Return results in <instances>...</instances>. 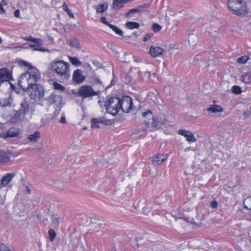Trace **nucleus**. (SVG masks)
<instances>
[{"label":"nucleus","mask_w":251,"mask_h":251,"mask_svg":"<svg viewBox=\"0 0 251 251\" xmlns=\"http://www.w3.org/2000/svg\"><path fill=\"white\" fill-rule=\"evenodd\" d=\"M19 64L21 66L28 68L27 71L21 75L18 80V85L22 89L28 88L40 80L41 74L37 68L24 60L20 61Z\"/></svg>","instance_id":"1"},{"label":"nucleus","mask_w":251,"mask_h":251,"mask_svg":"<svg viewBox=\"0 0 251 251\" xmlns=\"http://www.w3.org/2000/svg\"><path fill=\"white\" fill-rule=\"evenodd\" d=\"M36 110L34 102L26 98L24 99L19 104V108L14 111V114L11 118V122L16 124L21 121L29 120L34 114Z\"/></svg>","instance_id":"2"},{"label":"nucleus","mask_w":251,"mask_h":251,"mask_svg":"<svg viewBox=\"0 0 251 251\" xmlns=\"http://www.w3.org/2000/svg\"><path fill=\"white\" fill-rule=\"evenodd\" d=\"M50 70L57 76L68 80L71 76L70 65L62 60L54 59L49 64Z\"/></svg>","instance_id":"3"},{"label":"nucleus","mask_w":251,"mask_h":251,"mask_svg":"<svg viewBox=\"0 0 251 251\" xmlns=\"http://www.w3.org/2000/svg\"><path fill=\"white\" fill-rule=\"evenodd\" d=\"M228 6L229 10L237 15H243L247 13L246 3L242 0H228Z\"/></svg>","instance_id":"4"},{"label":"nucleus","mask_w":251,"mask_h":251,"mask_svg":"<svg viewBox=\"0 0 251 251\" xmlns=\"http://www.w3.org/2000/svg\"><path fill=\"white\" fill-rule=\"evenodd\" d=\"M120 98L111 97L107 101L104 102V107L107 112L113 116L116 115L121 110Z\"/></svg>","instance_id":"5"},{"label":"nucleus","mask_w":251,"mask_h":251,"mask_svg":"<svg viewBox=\"0 0 251 251\" xmlns=\"http://www.w3.org/2000/svg\"><path fill=\"white\" fill-rule=\"evenodd\" d=\"M36 83L29 86L28 88L22 89L23 90L29 89L30 91V98L35 100H41L44 96V89L43 87Z\"/></svg>","instance_id":"6"},{"label":"nucleus","mask_w":251,"mask_h":251,"mask_svg":"<svg viewBox=\"0 0 251 251\" xmlns=\"http://www.w3.org/2000/svg\"><path fill=\"white\" fill-rule=\"evenodd\" d=\"M103 86L100 90L95 91L92 87L89 85H83L80 86L77 91L78 96L81 97L83 99L92 97L95 96H98L100 90L103 89Z\"/></svg>","instance_id":"7"},{"label":"nucleus","mask_w":251,"mask_h":251,"mask_svg":"<svg viewBox=\"0 0 251 251\" xmlns=\"http://www.w3.org/2000/svg\"><path fill=\"white\" fill-rule=\"evenodd\" d=\"M121 108L124 113H128L133 108V103L131 98L128 96H124L120 98Z\"/></svg>","instance_id":"8"},{"label":"nucleus","mask_w":251,"mask_h":251,"mask_svg":"<svg viewBox=\"0 0 251 251\" xmlns=\"http://www.w3.org/2000/svg\"><path fill=\"white\" fill-rule=\"evenodd\" d=\"M12 72L6 68L0 69V83L12 80Z\"/></svg>","instance_id":"9"},{"label":"nucleus","mask_w":251,"mask_h":251,"mask_svg":"<svg viewBox=\"0 0 251 251\" xmlns=\"http://www.w3.org/2000/svg\"><path fill=\"white\" fill-rule=\"evenodd\" d=\"M178 134L184 136L188 142H195L197 141L194 134L189 130L180 129L178 130Z\"/></svg>","instance_id":"10"},{"label":"nucleus","mask_w":251,"mask_h":251,"mask_svg":"<svg viewBox=\"0 0 251 251\" xmlns=\"http://www.w3.org/2000/svg\"><path fill=\"white\" fill-rule=\"evenodd\" d=\"M12 156L9 151L0 150V165H5L7 163Z\"/></svg>","instance_id":"11"},{"label":"nucleus","mask_w":251,"mask_h":251,"mask_svg":"<svg viewBox=\"0 0 251 251\" xmlns=\"http://www.w3.org/2000/svg\"><path fill=\"white\" fill-rule=\"evenodd\" d=\"M14 100L11 94H8L7 96L0 99V106L3 107H11L13 106V103Z\"/></svg>","instance_id":"12"},{"label":"nucleus","mask_w":251,"mask_h":251,"mask_svg":"<svg viewBox=\"0 0 251 251\" xmlns=\"http://www.w3.org/2000/svg\"><path fill=\"white\" fill-rule=\"evenodd\" d=\"M165 52L164 49L158 46H151L149 51V54L153 57L162 55Z\"/></svg>","instance_id":"13"},{"label":"nucleus","mask_w":251,"mask_h":251,"mask_svg":"<svg viewBox=\"0 0 251 251\" xmlns=\"http://www.w3.org/2000/svg\"><path fill=\"white\" fill-rule=\"evenodd\" d=\"M167 154L157 153L153 157L152 159V163L154 165H158L162 163V162L167 160Z\"/></svg>","instance_id":"14"},{"label":"nucleus","mask_w":251,"mask_h":251,"mask_svg":"<svg viewBox=\"0 0 251 251\" xmlns=\"http://www.w3.org/2000/svg\"><path fill=\"white\" fill-rule=\"evenodd\" d=\"M85 77L82 75V71L80 69H77L74 71L73 75V80L77 84L82 82Z\"/></svg>","instance_id":"15"},{"label":"nucleus","mask_w":251,"mask_h":251,"mask_svg":"<svg viewBox=\"0 0 251 251\" xmlns=\"http://www.w3.org/2000/svg\"><path fill=\"white\" fill-rule=\"evenodd\" d=\"M14 176L13 173H7L3 176L1 179L0 183V188H2L7 186L8 183L11 181Z\"/></svg>","instance_id":"16"},{"label":"nucleus","mask_w":251,"mask_h":251,"mask_svg":"<svg viewBox=\"0 0 251 251\" xmlns=\"http://www.w3.org/2000/svg\"><path fill=\"white\" fill-rule=\"evenodd\" d=\"M19 134V132L18 129L15 127H11L7 131L5 134H3L1 137L4 138L8 137L13 138L17 137Z\"/></svg>","instance_id":"17"},{"label":"nucleus","mask_w":251,"mask_h":251,"mask_svg":"<svg viewBox=\"0 0 251 251\" xmlns=\"http://www.w3.org/2000/svg\"><path fill=\"white\" fill-rule=\"evenodd\" d=\"M62 100V98L60 95H57L54 94H52L48 97L47 100L50 104L56 103L57 101L60 102Z\"/></svg>","instance_id":"18"},{"label":"nucleus","mask_w":251,"mask_h":251,"mask_svg":"<svg viewBox=\"0 0 251 251\" xmlns=\"http://www.w3.org/2000/svg\"><path fill=\"white\" fill-rule=\"evenodd\" d=\"M40 138V133L39 131L37 130L34 132L33 133L29 135L27 137V139L31 142H37L38 139Z\"/></svg>","instance_id":"19"},{"label":"nucleus","mask_w":251,"mask_h":251,"mask_svg":"<svg viewBox=\"0 0 251 251\" xmlns=\"http://www.w3.org/2000/svg\"><path fill=\"white\" fill-rule=\"evenodd\" d=\"M207 111L212 113L222 112L223 111V109L219 105L212 104L207 108Z\"/></svg>","instance_id":"20"},{"label":"nucleus","mask_w":251,"mask_h":251,"mask_svg":"<svg viewBox=\"0 0 251 251\" xmlns=\"http://www.w3.org/2000/svg\"><path fill=\"white\" fill-rule=\"evenodd\" d=\"M22 38L26 41L31 42L35 44H36L38 45H41L42 44V41L40 39L38 38H34L31 36H29L28 37H22Z\"/></svg>","instance_id":"21"},{"label":"nucleus","mask_w":251,"mask_h":251,"mask_svg":"<svg viewBox=\"0 0 251 251\" xmlns=\"http://www.w3.org/2000/svg\"><path fill=\"white\" fill-rule=\"evenodd\" d=\"M152 126L155 128H160L163 125V122L161 118L159 117H153L152 118Z\"/></svg>","instance_id":"22"},{"label":"nucleus","mask_w":251,"mask_h":251,"mask_svg":"<svg viewBox=\"0 0 251 251\" xmlns=\"http://www.w3.org/2000/svg\"><path fill=\"white\" fill-rule=\"evenodd\" d=\"M63 219L62 217L58 216L57 215H53L51 216L52 223L54 226H58L60 223L63 221Z\"/></svg>","instance_id":"23"},{"label":"nucleus","mask_w":251,"mask_h":251,"mask_svg":"<svg viewBox=\"0 0 251 251\" xmlns=\"http://www.w3.org/2000/svg\"><path fill=\"white\" fill-rule=\"evenodd\" d=\"M69 45L73 48H75L77 50L81 49V46L79 45V41L75 38L72 39L69 41Z\"/></svg>","instance_id":"24"},{"label":"nucleus","mask_w":251,"mask_h":251,"mask_svg":"<svg viewBox=\"0 0 251 251\" xmlns=\"http://www.w3.org/2000/svg\"><path fill=\"white\" fill-rule=\"evenodd\" d=\"M242 81L246 83L251 82V71L246 72L243 75Z\"/></svg>","instance_id":"25"},{"label":"nucleus","mask_w":251,"mask_h":251,"mask_svg":"<svg viewBox=\"0 0 251 251\" xmlns=\"http://www.w3.org/2000/svg\"><path fill=\"white\" fill-rule=\"evenodd\" d=\"M126 26L130 29H133L134 28H139L140 25L139 23L134 22H128L126 24Z\"/></svg>","instance_id":"26"},{"label":"nucleus","mask_w":251,"mask_h":251,"mask_svg":"<svg viewBox=\"0 0 251 251\" xmlns=\"http://www.w3.org/2000/svg\"><path fill=\"white\" fill-rule=\"evenodd\" d=\"M69 59L72 64L76 67H79L82 64L81 61L76 57L69 56Z\"/></svg>","instance_id":"27"},{"label":"nucleus","mask_w":251,"mask_h":251,"mask_svg":"<svg viewBox=\"0 0 251 251\" xmlns=\"http://www.w3.org/2000/svg\"><path fill=\"white\" fill-rule=\"evenodd\" d=\"M107 9V4H101L98 5L96 10L98 13H102L106 11Z\"/></svg>","instance_id":"28"},{"label":"nucleus","mask_w":251,"mask_h":251,"mask_svg":"<svg viewBox=\"0 0 251 251\" xmlns=\"http://www.w3.org/2000/svg\"><path fill=\"white\" fill-rule=\"evenodd\" d=\"M109 27L112 30H113L116 34L122 36L123 34V32L122 30L119 29L117 26L116 25H109Z\"/></svg>","instance_id":"29"},{"label":"nucleus","mask_w":251,"mask_h":251,"mask_svg":"<svg viewBox=\"0 0 251 251\" xmlns=\"http://www.w3.org/2000/svg\"><path fill=\"white\" fill-rule=\"evenodd\" d=\"M139 11H140V10L138 8L131 9L128 11V12H127L125 16L126 17L130 18V17H132L135 13H138Z\"/></svg>","instance_id":"30"},{"label":"nucleus","mask_w":251,"mask_h":251,"mask_svg":"<svg viewBox=\"0 0 251 251\" xmlns=\"http://www.w3.org/2000/svg\"><path fill=\"white\" fill-rule=\"evenodd\" d=\"M53 86L54 89L59 90L60 91L63 92L65 90V88L61 84L58 83L57 82H54L53 83Z\"/></svg>","instance_id":"31"},{"label":"nucleus","mask_w":251,"mask_h":251,"mask_svg":"<svg viewBox=\"0 0 251 251\" xmlns=\"http://www.w3.org/2000/svg\"><path fill=\"white\" fill-rule=\"evenodd\" d=\"M22 189L24 193L29 195L31 193L32 186L31 185H23Z\"/></svg>","instance_id":"32"},{"label":"nucleus","mask_w":251,"mask_h":251,"mask_svg":"<svg viewBox=\"0 0 251 251\" xmlns=\"http://www.w3.org/2000/svg\"><path fill=\"white\" fill-rule=\"evenodd\" d=\"M124 3H125L124 1H122V0H114L113 3V5L114 8L116 7L122 8L124 6Z\"/></svg>","instance_id":"33"},{"label":"nucleus","mask_w":251,"mask_h":251,"mask_svg":"<svg viewBox=\"0 0 251 251\" xmlns=\"http://www.w3.org/2000/svg\"><path fill=\"white\" fill-rule=\"evenodd\" d=\"M56 235V234L53 229H50L49 230V239L51 242H53L54 240Z\"/></svg>","instance_id":"34"},{"label":"nucleus","mask_w":251,"mask_h":251,"mask_svg":"<svg viewBox=\"0 0 251 251\" xmlns=\"http://www.w3.org/2000/svg\"><path fill=\"white\" fill-rule=\"evenodd\" d=\"M91 126L92 128H97L100 126L98 122V120L96 118H93L91 120Z\"/></svg>","instance_id":"35"},{"label":"nucleus","mask_w":251,"mask_h":251,"mask_svg":"<svg viewBox=\"0 0 251 251\" xmlns=\"http://www.w3.org/2000/svg\"><path fill=\"white\" fill-rule=\"evenodd\" d=\"M232 91L234 94L238 95L241 93L242 90L240 86L234 85L232 87Z\"/></svg>","instance_id":"36"},{"label":"nucleus","mask_w":251,"mask_h":251,"mask_svg":"<svg viewBox=\"0 0 251 251\" xmlns=\"http://www.w3.org/2000/svg\"><path fill=\"white\" fill-rule=\"evenodd\" d=\"M29 47L30 48H33V50H37L45 52L48 50L47 49H46L44 48L39 47V46H36L35 45H30Z\"/></svg>","instance_id":"37"},{"label":"nucleus","mask_w":251,"mask_h":251,"mask_svg":"<svg viewBox=\"0 0 251 251\" xmlns=\"http://www.w3.org/2000/svg\"><path fill=\"white\" fill-rule=\"evenodd\" d=\"M142 117L145 118H152L153 115L151 110H147L142 113Z\"/></svg>","instance_id":"38"},{"label":"nucleus","mask_w":251,"mask_h":251,"mask_svg":"<svg viewBox=\"0 0 251 251\" xmlns=\"http://www.w3.org/2000/svg\"><path fill=\"white\" fill-rule=\"evenodd\" d=\"M98 120V123H101L104 124L105 125H108L110 124V121L108 120H105L104 118L102 117H100L97 118Z\"/></svg>","instance_id":"39"},{"label":"nucleus","mask_w":251,"mask_h":251,"mask_svg":"<svg viewBox=\"0 0 251 251\" xmlns=\"http://www.w3.org/2000/svg\"><path fill=\"white\" fill-rule=\"evenodd\" d=\"M249 58L246 56L240 57L237 59V62L240 64H245L248 61Z\"/></svg>","instance_id":"40"},{"label":"nucleus","mask_w":251,"mask_h":251,"mask_svg":"<svg viewBox=\"0 0 251 251\" xmlns=\"http://www.w3.org/2000/svg\"><path fill=\"white\" fill-rule=\"evenodd\" d=\"M161 28V26L156 23L153 24L152 25V29L155 32L159 31Z\"/></svg>","instance_id":"41"},{"label":"nucleus","mask_w":251,"mask_h":251,"mask_svg":"<svg viewBox=\"0 0 251 251\" xmlns=\"http://www.w3.org/2000/svg\"><path fill=\"white\" fill-rule=\"evenodd\" d=\"M0 251H10V250L6 245L0 242Z\"/></svg>","instance_id":"42"},{"label":"nucleus","mask_w":251,"mask_h":251,"mask_svg":"<svg viewBox=\"0 0 251 251\" xmlns=\"http://www.w3.org/2000/svg\"><path fill=\"white\" fill-rule=\"evenodd\" d=\"M63 7L64 10L72 17H73V14L72 13V11L71 9L68 8L67 5H66L65 3L63 4Z\"/></svg>","instance_id":"43"},{"label":"nucleus","mask_w":251,"mask_h":251,"mask_svg":"<svg viewBox=\"0 0 251 251\" xmlns=\"http://www.w3.org/2000/svg\"><path fill=\"white\" fill-rule=\"evenodd\" d=\"M100 21L104 24L107 25L108 26H109V25H110L111 24H109L108 22L107 21L106 18L105 17H102L100 18Z\"/></svg>","instance_id":"44"},{"label":"nucleus","mask_w":251,"mask_h":251,"mask_svg":"<svg viewBox=\"0 0 251 251\" xmlns=\"http://www.w3.org/2000/svg\"><path fill=\"white\" fill-rule=\"evenodd\" d=\"M152 36V34L150 33V34H146L143 39V41L146 42L149 41L151 38V37Z\"/></svg>","instance_id":"45"},{"label":"nucleus","mask_w":251,"mask_h":251,"mask_svg":"<svg viewBox=\"0 0 251 251\" xmlns=\"http://www.w3.org/2000/svg\"><path fill=\"white\" fill-rule=\"evenodd\" d=\"M5 197L0 195V205H3L5 203Z\"/></svg>","instance_id":"46"},{"label":"nucleus","mask_w":251,"mask_h":251,"mask_svg":"<svg viewBox=\"0 0 251 251\" xmlns=\"http://www.w3.org/2000/svg\"><path fill=\"white\" fill-rule=\"evenodd\" d=\"M211 207L212 208H216L218 206V203L216 201H212L211 202Z\"/></svg>","instance_id":"47"},{"label":"nucleus","mask_w":251,"mask_h":251,"mask_svg":"<svg viewBox=\"0 0 251 251\" xmlns=\"http://www.w3.org/2000/svg\"><path fill=\"white\" fill-rule=\"evenodd\" d=\"M10 87H11V89L14 91L15 92L18 93V91L17 90V87L12 83H10Z\"/></svg>","instance_id":"48"},{"label":"nucleus","mask_w":251,"mask_h":251,"mask_svg":"<svg viewBox=\"0 0 251 251\" xmlns=\"http://www.w3.org/2000/svg\"><path fill=\"white\" fill-rule=\"evenodd\" d=\"M14 16L16 18H19L20 17V10L19 9H17L15 11Z\"/></svg>","instance_id":"49"},{"label":"nucleus","mask_w":251,"mask_h":251,"mask_svg":"<svg viewBox=\"0 0 251 251\" xmlns=\"http://www.w3.org/2000/svg\"><path fill=\"white\" fill-rule=\"evenodd\" d=\"M60 123L61 124H63L66 123V118L64 116H63L61 118V119L60 120Z\"/></svg>","instance_id":"50"},{"label":"nucleus","mask_w":251,"mask_h":251,"mask_svg":"<svg viewBox=\"0 0 251 251\" xmlns=\"http://www.w3.org/2000/svg\"><path fill=\"white\" fill-rule=\"evenodd\" d=\"M5 13V10L1 7V4H0V14H4Z\"/></svg>","instance_id":"51"},{"label":"nucleus","mask_w":251,"mask_h":251,"mask_svg":"<svg viewBox=\"0 0 251 251\" xmlns=\"http://www.w3.org/2000/svg\"><path fill=\"white\" fill-rule=\"evenodd\" d=\"M0 4H1V7H2L3 6L6 5L7 2L5 0H2Z\"/></svg>","instance_id":"52"},{"label":"nucleus","mask_w":251,"mask_h":251,"mask_svg":"<svg viewBox=\"0 0 251 251\" xmlns=\"http://www.w3.org/2000/svg\"><path fill=\"white\" fill-rule=\"evenodd\" d=\"M142 131V134H139L137 133V134L139 135V136H145L146 135V130L144 129Z\"/></svg>","instance_id":"53"},{"label":"nucleus","mask_w":251,"mask_h":251,"mask_svg":"<svg viewBox=\"0 0 251 251\" xmlns=\"http://www.w3.org/2000/svg\"><path fill=\"white\" fill-rule=\"evenodd\" d=\"M114 84V80H112L111 81L110 84L109 85L107 86L106 87V88H108L110 87H111V86H112Z\"/></svg>","instance_id":"54"},{"label":"nucleus","mask_w":251,"mask_h":251,"mask_svg":"<svg viewBox=\"0 0 251 251\" xmlns=\"http://www.w3.org/2000/svg\"><path fill=\"white\" fill-rule=\"evenodd\" d=\"M95 81L96 82H97L98 83H99L100 85H101V82L100 81V80L99 79L97 78Z\"/></svg>","instance_id":"55"},{"label":"nucleus","mask_w":251,"mask_h":251,"mask_svg":"<svg viewBox=\"0 0 251 251\" xmlns=\"http://www.w3.org/2000/svg\"><path fill=\"white\" fill-rule=\"evenodd\" d=\"M72 93H73L74 94H75V96H78V95H77V91L76 92V91H75L74 90H73L72 91Z\"/></svg>","instance_id":"56"},{"label":"nucleus","mask_w":251,"mask_h":251,"mask_svg":"<svg viewBox=\"0 0 251 251\" xmlns=\"http://www.w3.org/2000/svg\"><path fill=\"white\" fill-rule=\"evenodd\" d=\"M130 0H122V1H124L125 3H127Z\"/></svg>","instance_id":"57"},{"label":"nucleus","mask_w":251,"mask_h":251,"mask_svg":"<svg viewBox=\"0 0 251 251\" xmlns=\"http://www.w3.org/2000/svg\"><path fill=\"white\" fill-rule=\"evenodd\" d=\"M2 40L1 38H0V44H1L2 43Z\"/></svg>","instance_id":"58"},{"label":"nucleus","mask_w":251,"mask_h":251,"mask_svg":"<svg viewBox=\"0 0 251 251\" xmlns=\"http://www.w3.org/2000/svg\"><path fill=\"white\" fill-rule=\"evenodd\" d=\"M148 123H149V122H146V124H148Z\"/></svg>","instance_id":"59"}]
</instances>
